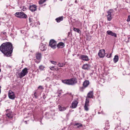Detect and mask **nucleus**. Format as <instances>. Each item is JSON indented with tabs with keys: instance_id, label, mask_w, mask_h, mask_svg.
Returning <instances> with one entry per match:
<instances>
[{
	"instance_id": "1",
	"label": "nucleus",
	"mask_w": 130,
	"mask_h": 130,
	"mask_svg": "<svg viewBox=\"0 0 130 130\" xmlns=\"http://www.w3.org/2000/svg\"><path fill=\"white\" fill-rule=\"evenodd\" d=\"M13 49L12 44L9 42L3 43L0 46V51L7 57L11 56Z\"/></svg>"
},
{
	"instance_id": "2",
	"label": "nucleus",
	"mask_w": 130,
	"mask_h": 130,
	"mask_svg": "<svg viewBox=\"0 0 130 130\" xmlns=\"http://www.w3.org/2000/svg\"><path fill=\"white\" fill-rule=\"evenodd\" d=\"M77 80L76 78H72L70 79L62 80V82L67 85H74L77 83Z\"/></svg>"
},
{
	"instance_id": "3",
	"label": "nucleus",
	"mask_w": 130,
	"mask_h": 130,
	"mask_svg": "<svg viewBox=\"0 0 130 130\" xmlns=\"http://www.w3.org/2000/svg\"><path fill=\"white\" fill-rule=\"evenodd\" d=\"M28 73V69L25 68L24 69L21 73L18 74L19 78H21L26 75Z\"/></svg>"
},
{
	"instance_id": "4",
	"label": "nucleus",
	"mask_w": 130,
	"mask_h": 130,
	"mask_svg": "<svg viewBox=\"0 0 130 130\" xmlns=\"http://www.w3.org/2000/svg\"><path fill=\"white\" fill-rule=\"evenodd\" d=\"M15 15L16 17L21 18H26L27 17L25 14L23 12H16Z\"/></svg>"
},
{
	"instance_id": "5",
	"label": "nucleus",
	"mask_w": 130,
	"mask_h": 130,
	"mask_svg": "<svg viewBox=\"0 0 130 130\" xmlns=\"http://www.w3.org/2000/svg\"><path fill=\"white\" fill-rule=\"evenodd\" d=\"M49 45L53 48H56L57 46L56 42L53 39L51 40L49 42Z\"/></svg>"
},
{
	"instance_id": "6",
	"label": "nucleus",
	"mask_w": 130,
	"mask_h": 130,
	"mask_svg": "<svg viewBox=\"0 0 130 130\" xmlns=\"http://www.w3.org/2000/svg\"><path fill=\"white\" fill-rule=\"evenodd\" d=\"M105 54V51L104 49H101L100 50L98 55L100 58H103Z\"/></svg>"
},
{
	"instance_id": "7",
	"label": "nucleus",
	"mask_w": 130,
	"mask_h": 130,
	"mask_svg": "<svg viewBox=\"0 0 130 130\" xmlns=\"http://www.w3.org/2000/svg\"><path fill=\"white\" fill-rule=\"evenodd\" d=\"M112 13V10L111 9L107 12L108 14L107 15V20L109 21H110L112 19V17L111 16V13Z\"/></svg>"
},
{
	"instance_id": "8",
	"label": "nucleus",
	"mask_w": 130,
	"mask_h": 130,
	"mask_svg": "<svg viewBox=\"0 0 130 130\" xmlns=\"http://www.w3.org/2000/svg\"><path fill=\"white\" fill-rule=\"evenodd\" d=\"M8 96L9 99L13 100L15 97L14 93L11 90H9L8 92Z\"/></svg>"
},
{
	"instance_id": "9",
	"label": "nucleus",
	"mask_w": 130,
	"mask_h": 130,
	"mask_svg": "<svg viewBox=\"0 0 130 130\" xmlns=\"http://www.w3.org/2000/svg\"><path fill=\"white\" fill-rule=\"evenodd\" d=\"M45 44H43L42 43H41L40 44L39 47V49L40 50L42 51H45L46 49V47Z\"/></svg>"
},
{
	"instance_id": "10",
	"label": "nucleus",
	"mask_w": 130,
	"mask_h": 130,
	"mask_svg": "<svg viewBox=\"0 0 130 130\" xmlns=\"http://www.w3.org/2000/svg\"><path fill=\"white\" fill-rule=\"evenodd\" d=\"M37 6L35 5L29 6V9L32 12H34L37 10Z\"/></svg>"
},
{
	"instance_id": "11",
	"label": "nucleus",
	"mask_w": 130,
	"mask_h": 130,
	"mask_svg": "<svg viewBox=\"0 0 130 130\" xmlns=\"http://www.w3.org/2000/svg\"><path fill=\"white\" fill-rule=\"evenodd\" d=\"M78 103V102L77 100H74L72 102L71 106L70 107L73 108H75L77 106Z\"/></svg>"
},
{
	"instance_id": "12",
	"label": "nucleus",
	"mask_w": 130,
	"mask_h": 130,
	"mask_svg": "<svg viewBox=\"0 0 130 130\" xmlns=\"http://www.w3.org/2000/svg\"><path fill=\"white\" fill-rule=\"evenodd\" d=\"M90 66L88 64H85L83 65L82 68L85 70H89L90 69Z\"/></svg>"
},
{
	"instance_id": "13",
	"label": "nucleus",
	"mask_w": 130,
	"mask_h": 130,
	"mask_svg": "<svg viewBox=\"0 0 130 130\" xmlns=\"http://www.w3.org/2000/svg\"><path fill=\"white\" fill-rule=\"evenodd\" d=\"M36 57L38 60H40L42 58V55L41 53L37 52L35 54Z\"/></svg>"
},
{
	"instance_id": "14",
	"label": "nucleus",
	"mask_w": 130,
	"mask_h": 130,
	"mask_svg": "<svg viewBox=\"0 0 130 130\" xmlns=\"http://www.w3.org/2000/svg\"><path fill=\"white\" fill-rule=\"evenodd\" d=\"M80 59L86 61H88L89 60L88 56L87 55H82L80 57Z\"/></svg>"
},
{
	"instance_id": "15",
	"label": "nucleus",
	"mask_w": 130,
	"mask_h": 130,
	"mask_svg": "<svg viewBox=\"0 0 130 130\" xmlns=\"http://www.w3.org/2000/svg\"><path fill=\"white\" fill-rule=\"evenodd\" d=\"M7 116L9 118H12L13 116V113L10 111L6 114Z\"/></svg>"
},
{
	"instance_id": "16",
	"label": "nucleus",
	"mask_w": 130,
	"mask_h": 130,
	"mask_svg": "<svg viewBox=\"0 0 130 130\" xmlns=\"http://www.w3.org/2000/svg\"><path fill=\"white\" fill-rule=\"evenodd\" d=\"M107 33L108 35L114 36L115 37H117L116 34L115 33L111 31L108 30L107 31Z\"/></svg>"
},
{
	"instance_id": "17",
	"label": "nucleus",
	"mask_w": 130,
	"mask_h": 130,
	"mask_svg": "<svg viewBox=\"0 0 130 130\" xmlns=\"http://www.w3.org/2000/svg\"><path fill=\"white\" fill-rule=\"evenodd\" d=\"M89 82L88 80H85L83 83V86L85 87H87L89 85Z\"/></svg>"
},
{
	"instance_id": "18",
	"label": "nucleus",
	"mask_w": 130,
	"mask_h": 130,
	"mask_svg": "<svg viewBox=\"0 0 130 130\" xmlns=\"http://www.w3.org/2000/svg\"><path fill=\"white\" fill-rule=\"evenodd\" d=\"M65 45L64 43L62 42L59 43L57 45V47L58 48H62Z\"/></svg>"
},
{
	"instance_id": "19",
	"label": "nucleus",
	"mask_w": 130,
	"mask_h": 130,
	"mask_svg": "<svg viewBox=\"0 0 130 130\" xmlns=\"http://www.w3.org/2000/svg\"><path fill=\"white\" fill-rule=\"evenodd\" d=\"M93 91H90L88 94V97L90 98H93Z\"/></svg>"
},
{
	"instance_id": "20",
	"label": "nucleus",
	"mask_w": 130,
	"mask_h": 130,
	"mask_svg": "<svg viewBox=\"0 0 130 130\" xmlns=\"http://www.w3.org/2000/svg\"><path fill=\"white\" fill-rule=\"evenodd\" d=\"M58 108L59 110L60 111H63L65 110L66 109V108L64 107H62L60 105L58 106Z\"/></svg>"
},
{
	"instance_id": "21",
	"label": "nucleus",
	"mask_w": 130,
	"mask_h": 130,
	"mask_svg": "<svg viewBox=\"0 0 130 130\" xmlns=\"http://www.w3.org/2000/svg\"><path fill=\"white\" fill-rule=\"evenodd\" d=\"M118 55H116L114 56L113 58V61L115 63L117 62L118 60Z\"/></svg>"
},
{
	"instance_id": "22",
	"label": "nucleus",
	"mask_w": 130,
	"mask_h": 130,
	"mask_svg": "<svg viewBox=\"0 0 130 130\" xmlns=\"http://www.w3.org/2000/svg\"><path fill=\"white\" fill-rule=\"evenodd\" d=\"M63 20V18L62 16L56 19V21L57 22H59L61 21H62Z\"/></svg>"
},
{
	"instance_id": "23",
	"label": "nucleus",
	"mask_w": 130,
	"mask_h": 130,
	"mask_svg": "<svg viewBox=\"0 0 130 130\" xmlns=\"http://www.w3.org/2000/svg\"><path fill=\"white\" fill-rule=\"evenodd\" d=\"M74 126H77V128H79V127H82L83 125L82 124L78 123H76L74 124Z\"/></svg>"
},
{
	"instance_id": "24",
	"label": "nucleus",
	"mask_w": 130,
	"mask_h": 130,
	"mask_svg": "<svg viewBox=\"0 0 130 130\" xmlns=\"http://www.w3.org/2000/svg\"><path fill=\"white\" fill-rule=\"evenodd\" d=\"M73 30L74 31L76 32L79 34H80L81 33V31L78 28L73 27Z\"/></svg>"
},
{
	"instance_id": "25",
	"label": "nucleus",
	"mask_w": 130,
	"mask_h": 130,
	"mask_svg": "<svg viewBox=\"0 0 130 130\" xmlns=\"http://www.w3.org/2000/svg\"><path fill=\"white\" fill-rule=\"evenodd\" d=\"M88 105L85 104L84 106V108L85 110L88 111V110L89 109L88 108Z\"/></svg>"
},
{
	"instance_id": "26",
	"label": "nucleus",
	"mask_w": 130,
	"mask_h": 130,
	"mask_svg": "<svg viewBox=\"0 0 130 130\" xmlns=\"http://www.w3.org/2000/svg\"><path fill=\"white\" fill-rule=\"evenodd\" d=\"M46 0H40L39 2V3L40 5L42 4L46 1Z\"/></svg>"
},
{
	"instance_id": "27",
	"label": "nucleus",
	"mask_w": 130,
	"mask_h": 130,
	"mask_svg": "<svg viewBox=\"0 0 130 130\" xmlns=\"http://www.w3.org/2000/svg\"><path fill=\"white\" fill-rule=\"evenodd\" d=\"M89 102V100L88 98H86L85 102V104L88 105Z\"/></svg>"
},
{
	"instance_id": "28",
	"label": "nucleus",
	"mask_w": 130,
	"mask_h": 130,
	"mask_svg": "<svg viewBox=\"0 0 130 130\" xmlns=\"http://www.w3.org/2000/svg\"><path fill=\"white\" fill-rule=\"evenodd\" d=\"M44 68V67L42 65H41L39 67V69L41 70H43Z\"/></svg>"
},
{
	"instance_id": "29",
	"label": "nucleus",
	"mask_w": 130,
	"mask_h": 130,
	"mask_svg": "<svg viewBox=\"0 0 130 130\" xmlns=\"http://www.w3.org/2000/svg\"><path fill=\"white\" fill-rule=\"evenodd\" d=\"M86 87H85L84 86H83V87H80L79 88V90L80 91L82 92L83 91L84 89Z\"/></svg>"
},
{
	"instance_id": "30",
	"label": "nucleus",
	"mask_w": 130,
	"mask_h": 130,
	"mask_svg": "<svg viewBox=\"0 0 130 130\" xmlns=\"http://www.w3.org/2000/svg\"><path fill=\"white\" fill-rule=\"evenodd\" d=\"M57 65L59 67H62L64 65V64L63 63H58Z\"/></svg>"
},
{
	"instance_id": "31",
	"label": "nucleus",
	"mask_w": 130,
	"mask_h": 130,
	"mask_svg": "<svg viewBox=\"0 0 130 130\" xmlns=\"http://www.w3.org/2000/svg\"><path fill=\"white\" fill-rule=\"evenodd\" d=\"M50 62L51 63L54 65H56V61H51Z\"/></svg>"
},
{
	"instance_id": "32",
	"label": "nucleus",
	"mask_w": 130,
	"mask_h": 130,
	"mask_svg": "<svg viewBox=\"0 0 130 130\" xmlns=\"http://www.w3.org/2000/svg\"><path fill=\"white\" fill-rule=\"evenodd\" d=\"M126 21L127 22H129L130 21V15L128 16V18Z\"/></svg>"
},
{
	"instance_id": "33",
	"label": "nucleus",
	"mask_w": 130,
	"mask_h": 130,
	"mask_svg": "<svg viewBox=\"0 0 130 130\" xmlns=\"http://www.w3.org/2000/svg\"><path fill=\"white\" fill-rule=\"evenodd\" d=\"M27 8H26L25 7V6H23V8L22 9V10L23 11H25L26 10Z\"/></svg>"
},
{
	"instance_id": "34",
	"label": "nucleus",
	"mask_w": 130,
	"mask_h": 130,
	"mask_svg": "<svg viewBox=\"0 0 130 130\" xmlns=\"http://www.w3.org/2000/svg\"><path fill=\"white\" fill-rule=\"evenodd\" d=\"M46 96L45 95V94L43 93V98L44 99H45L46 98Z\"/></svg>"
},
{
	"instance_id": "35",
	"label": "nucleus",
	"mask_w": 130,
	"mask_h": 130,
	"mask_svg": "<svg viewBox=\"0 0 130 130\" xmlns=\"http://www.w3.org/2000/svg\"><path fill=\"white\" fill-rule=\"evenodd\" d=\"M32 19L30 18H29V22L30 23H31V22H32Z\"/></svg>"
},
{
	"instance_id": "36",
	"label": "nucleus",
	"mask_w": 130,
	"mask_h": 130,
	"mask_svg": "<svg viewBox=\"0 0 130 130\" xmlns=\"http://www.w3.org/2000/svg\"><path fill=\"white\" fill-rule=\"evenodd\" d=\"M36 92H35L34 93V95L35 98H37V96L36 95Z\"/></svg>"
},
{
	"instance_id": "37",
	"label": "nucleus",
	"mask_w": 130,
	"mask_h": 130,
	"mask_svg": "<svg viewBox=\"0 0 130 130\" xmlns=\"http://www.w3.org/2000/svg\"><path fill=\"white\" fill-rule=\"evenodd\" d=\"M38 88H40L41 89H43V88L41 86H40L38 87Z\"/></svg>"
},
{
	"instance_id": "38",
	"label": "nucleus",
	"mask_w": 130,
	"mask_h": 130,
	"mask_svg": "<svg viewBox=\"0 0 130 130\" xmlns=\"http://www.w3.org/2000/svg\"><path fill=\"white\" fill-rule=\"evenodd\" d=\"M106 57L108 58L110 57V56H109V55H108V54L107 55Z\"/></svg>"
},
{
	"instance_id": "39",
	"label": "nucleus",
	"mask_w": 130,
	"mask_h": 130,
	"mask_svg": "<svg viewBox=\"0 0 130 130\" xmlns=\"http://www.w3.org/2000/svg\"><path fill=\"white\" fill-rule=\"evenodd\" d=\"M54 68V67H51V68H50V69L52 70H53V69H52V68Z\"/></svg>"
},
{
	"instance_id": "40",
	"label": "nucleus",
	"mask_w": 130,
	"mask_h": 130,
	"mask_svg": "<svg viewBox=\"0 0 130 130\" xmlns=\"http://www.w3.org/2000/svg\"><path fill=\"white\" fill-rule=\"evenodd\" d=\"M50 79L49 78V77H47V78H46V79H45V80H47V79Z\"/></svg>"
},
{
	"instance_id": "41",
	"label": "nucleus",
	"mask_w": 130,
	"mask_h": 130,
	"mask_svg": "<svg viewBox=\"0 0 130 130\" xmlns=\"http://www.w3.org/2000/svg\"><path fill=\"white\" fill-rule=\"evenodd\" d=\"M75 3H77V1L76 0L75 1Z\"/></svg>"
},
{
	"instance_id": "42",
	"label": "nucleus",
	"mask_w": 130,
	"mask_h": 130,
	"mask_svg": "<svg viewBox=\"0 0 130 130\" xmlns=\"http://www.w3.org/2000/svg\"><path fill=\"white\" fill-rule=\"evenodd\" d=\"M111 55H112V54L111 53H110L109 55V56H110V57H111Z\"/></svg>"
},
{
	"instance_id": "43",
	"label": "nucleus",
	"mask_w": 130,
	"mask_h": 130,
	"mask_svg": "<svg viewBox=\"0 0 130 130\" xmlns=\"http://www.w3.org/2000/svg\"><path fill=\"white\" fill-rule=\"evenodd\" d=\"M81 9H84V7H81Z\"/></svg>"
},
{
	"instance_id": "44",
	"label": "nucleus",
	"mask_w": 130,
	"mask_h": 130,
	"mask_svg": "<svg viewBox=\"0 0 130 130\" xmlns=\"http://www.w3.org/2000/svg\"><path fill=\"white\" fill-rule=\"evenodd\" d=\"M8 111V110H6V111L7 112Z\"/></svg>"
},
{
	"instance_id": "45",
	"label": "nucleus",
	"mask_w": 130,
	"mask_h": 130,
	"mask_svg": "<svg viewBox=\"0 0 130 130\" xmlns=\"http://www.w3.org/2000/svg\"><path fill=\"white\" fill-rule=\"evenodd\" d=\"M6 33L5 32H4V33H3V34H5V33Z\"/></svg>"
},
{
	"instance_id": "46",
	"label": "nucleus",
	"mask_w": 130,
	"mask_h": 130,
	"mask_svg": "<svg viewBox=\"0 0 130 130\" xmlns=\"http://www.w3.org/2000/svg\"><path fill=\"white\" fill-rule=\"evenodd\" d=\"M21 8V7H20V8Z\"/></svg>"
},
{
	"instance_id": "47",
	"label": "nucleus",
	"mask_w": 130,
	"mask_h": 130,
	"mask_svg": "<svg viewBox=\"0 0 130 130\" xmlns=\"http://www.w3.org/2000/svg\"><path fill=\"white\" fill-rule=\"evenodd\" d=\"M55 69L56 70V69Z\"/></svg>"
},
{
	"instance_id": "48",
	"label": "nucleus",
	"mask_w": 130,
	"mask_h": 130,
	"mask_svg": "<svg viewBox=\"0 0 130 130\" xmlns=\"http://www.w3.org/2000/svg\"><path fill=\"white\" fill-rule=\"evenodd\" d=\"M61 1H62V0H61Z\"/></svg>"
}]
</instances>
